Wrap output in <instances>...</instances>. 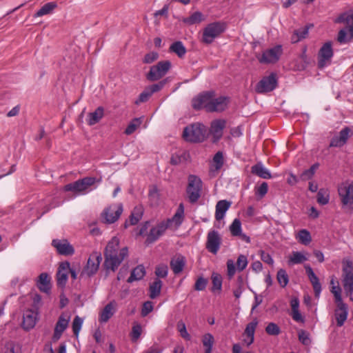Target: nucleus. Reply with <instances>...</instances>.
I'll return each instance as SVG.
<instances>
[{
	"label": "nucleus",
	"instance_id": "nucleus-1",
	"mask_svg": "<svg viewBox=\"0 0 353 353\" xmlns=\"http://www.w3.org/2000/svg\"><path fill=\"white\" fill-rule=\"evenodd\" d=\"M119 240L114 236L108 243L105 250L104 266L107 271H116L122 261L128 256L127 247L119 249Z\"/></svg>",
	"mask_w": 353,
	"mask_h": 353
},
{
	"label": "nucleus",
	"instance_id": "nucleus-2",
	"mask_svg": "<svg viewBox=\"0 0 353 353\" xmlns=\"http://www.w3.org/2000/svg\"><path fill=\"white\" fill-rule=\"evenodd\" d=\"M183 137L188 142L201 143L206 139L208 129L201 123H194L184 128Z\"/></svg>",
	"mask_w": 353,
	"mask_h": 353
},
{
	"label": "nucleus",
	"instance_id": "nucleus-3",
	"mask_svg": "<svg viewBox=\"0 0 353 353\" xmlns=\"http://www.w3.org/2000/svg\"><path fill=\"white\" fill-rule=\"evenodd\" d=\"M342 207L353 212V181H345L337 186Z\"/></svg>",
	"mask_w": 353,
	"mask_h": 353
},
{
	"label": "nucleus",
	"instance_id": "nucleus-4",
	"mask_svg": "<svg viewBox=\"0 0 353 353\" xmlns=\"http://www.w3.org/2000/svg\"><path fill=\"white\" fill-rule=\"evenodd\" d=\"M225 26L221 22H214L208 24L203 30L201 41L205 44H210L224 32Z\"/></svg>",
	"mask_w": 353,
	"mask_h": 353
},
{
	"label": "nucleus",
	"instance_id": "nucleus-5",
	"mask_svg": "<svg viewBox=\"0 0 353 353\" xmlns=\"http://www.w3.org/2000/svg\"><path fill=\"white\" fill-rule=\"evenodd\" d=\"M343 286L345 292L353 302V264L347 261L343 268Z\"/></svg>",
	"mask_w": 353,
	"mask_h": 353
},
{
	"label": "nucleus",
	"instance_id": "nucleus-6",
	"mask_svg": "<svg viewBox=\"0 0 353 353\" xmlns=\"http://www.w3.org/2000/svg\"><path fill=\"white\" fill-rule=\"evenodd\" d=\"M202 188V181L195 175H190L188 177V185L187 187V194L190 202L195 203L199 199Z\"/></svg>",
	"mask_w": 353,
	"mask_h": 353
},
{
	"label": "nucleus",
	"instance_id": "nucleus-7",
	"mask_svg": "<svg viewBox=\"0 0 353 353\" xmlns=\"http://www.w3.org/2000/svg\"><path fill=\"white\" fill-rule=\"evenodd\" d=\"M170 67L171 63L169 61H160L150 68L146 78L150 81H157L165 75Z\"/></svg>",
	"mask_w": 353,
	"mask_h": 353
},
{
	"label": "nucleus",
	"instance_id": "nucleus-8",
	"mask_svg": "<svg viewBox=\"0 0 353 353\" xmlns=\"http://www.w3.org/2000/svg\"><path fill=\"white\" fill-rule=\"evenodd\" d=\"M123 212V205L121 203H114L105 208L101 213V217L106 223L116 222Z\"/></svg>",
	"mask_w": 353,
	"mask_h": 353
},
{
	"label": "nucleus",
	"instance_id": "nucleus-9",
	"mask_svg": "<svg viewBox=\"0 0 353 353\" xmlns=\"http://www.w3.org/2000/svg\"><path fill=\"white\" fill-rule=\"evenodd\" d=\"M167 81V79H164L158 83L146 87L134 101V104L139 105L141 103L147 102L154 93L160 91L164 87Z\"/></svg>",
	"mask_w": 353,
	"mask_h": 353
},
{
	"label": "nucleus",
	"instance_id": "nucleus-10",
	"mask_svg": "<svg viewBox=\"0 0 353 353\" xmlns=\"http://www.w3.org/2000/svg\"><path fill=\"white\" fill-rule=\"evenodd\" d=\"M213 94V91H208L201 93L192 100V108L196 110L203 108L207 112H209L208 106L210 105Z\"/></svg>",
	"mask_w": 353,
	"mask_h": 353
},
{
	"label": "nucleus",
	"instance_id": "nucleus-11",
	"mask_svg": "<svg viewBox=\"0 0 353 353\" xmlns=\"http://www.w3.org/2000/svg\"><path fill=\"white\" fill-rule=\"evenodd\" d=\"M281 54V46H276L264 51L262 56L259 58V60L262 63H274L279 59Z\"/></svg>",
	"mask_w": 353,
	"mask_h": 353
},
{
	"label": "nucleus",
	"instance_id": "nucleus-12",
	"mask_svg": "<svg viewBox=\"0 0 353 353\" xmlns=\"http://www.w3.org/2000/svg\"><path fill=\"white\" fill-rule=\"evenodd\" d=\"M276 75L271 74L268 77H263L256 85V92L265 93L273 90L276 86Z\"/></svg>",
	"mask_w": 353,
	"mask_h": 353
},
{
	"label": "nucleus",
	"instance_id": "nucleus-13",
	"mask_svg": "<svg viewBox=\"0 0 353 353\" xmlns=\"http://www.w3.org/2000/svg\"><path fill=\"white\" fill-rule=\"evenodd\" d=\"M52 245L56 249L57 252L63 256H71L74 253L73 246L67 239H53Z\"/></svg>",
	"mask_w": 353,
	"mask_h": 353
},
{
	"label": "nucleus",
	"instance_id": "nucleus-14",
	"mask_svg": "<svg viewBox=\"0 0 353 353\" xmlns=\"http://www.w3.org/2000/svg\"><path fill=\"white\" fill-rule=\"evenodd\" d=\"M221 243V238L217 231L212 230L208 232L207 236L206 248L208 250L216 254Z\"/></svg>",
	"mask_w": 353,
	"mask_h": 353
},
{
	"label": "nucleus",
	"instance_id": "nucleus-15",
	"mask_svg": "<svg viewBox=\"0 0 353 353\" xmlns=\"http://www.w3.org/2000/svg\"><path fill=\"white\" fill-rule=\"evenodd\" d=\"M88 188V177H84L74 183H68L63 187L64 191L72 192L76 195L84 193Z\"/></svg>",
	"mask_w": 353,
	"mask_h": 353
},
{
	"label": "nucleus",
	"instance_id": "nucleus-16",
	"mask_svg": "<svg viewBox=\"0 0 353 353\" xmlns=\"http://www.w3.org/2000/svg\"><path fill=\"white\" fill-rule=\"evenodd\" d=\"M70 320V315L69 313L64 312L60 315L54 327V332L52 337L54 341H57L59 339L62 333L68 327Z\"/></svg>",
	"mask_w": 353,
	"mask_h": 353
},
{
	"label": "nucleus",
	"instance_id": "nucleus-17",
	"mask_svg": "<svg viewBox=\"0 0 353 353\" xmlns=\"http://www.w3.org/2000/svg\"><path fill=\"white\" fill-rule=\"evenodd\" d=\"M69 270V262L65 261L59 264V266L56 274L57 284L58 287L61 288H65L68 281Z\"/></svg>",
	"mask_w": 353,
	"mask_h": 353
},
{
	"label": "nucleus",
	"instance_id": "nucleus-18",
	"mask_svg": "<svg viewBox=\"0 0 353 353\" xmlns=\"http://www.w3.org/2000/svg\"><path fill=\"white\" fill-rule=\"evenodd\" d=\"M353 135V131L349 127H345L342 129L338 136L334 137L330 143V147L340 148L344 145L348 139Z\"/></svg>",
	"mask_w": 353,
	"mask_h": 353
},
{
	"label": "nucleus",
	"instance_id": "nucleus-19",
	"mask_svg": "<svg viewBox=\"0 0 353 353\" xmlns=\"http://www.w3.org/2000/svg\"><path fill=\"white\" fill-rule=\"evenodd\" d=\"M336 307L334 310V316L337 326L341 327L347 320L348 315V307L343 301L335 303Z\"/></svg>",
	"mask_w": 353,
	"mask_h": 353
},
{
	"label": "nucleus",
	"instance_id": "nucleus-20",
	"mask_svg": "<svg viewBox=\"0 0 353 353\" xmlns=\"http://www.w3.org/2000/svg\"><path fill=\"white\" fill-rule=\"evenodd\" d=\"M170 220H168L166 222H161L156 227L152 228L148 235L145 243L150 244L157 241L159 237L164 233L166 229L170 227Z\"/></svg>",
	"mask_w": 353,
	"mask_h": 353
},
{
	"label": "nucleus",
	"instance_id": "nucleus-21",
	"mask_svg": "<svg viewBox=\"0 0 353 353\" xmlns=\"http://www.w3.org/2000/svg\"><path fill=\"white\" fill-rule=\"evenodd\" d=\"M333 56V50L331 42L325 43L320 49L319 52V68H323L326 65L332 57Z\"/></svg>",
	"mask_w": 353,
	"mask_h": 353
},
{
	"label": "nucleus",
	"instance_id": "nucleus-22",
	"mask_svg": "<svg viewBox=\"0 0 353 353\" xmlns=\"http://www.w3.org/2000/svg\"><path fill=\"white\" fill-rule=\"evenodd\" d=\"M38 320V312L35 310L28 309L23 312L22 326L24 330L33 328Z\"/></svg>",
	"mask_w": 353,
	"mask_h": 353
},
{
	"label": "nucleus",
	"instance_id": "nucleus-23",
	"mask_svg": "<svg viewBox=\"0 0 353 353\" xmlns=\"http://www.w3.org/2000/svg\"><path fill=\"white\" fill-rule=\"evenodd\" d=\"M224 119H216L212 121L210 132L212 135L213 142L218 141L223 136V130L225 127Z\"/></svg>",
	"mask_w": 353,
	"mask_h": 353
},
{
	"label": "nucleus",
	"instance_id": "nucleus-24",
	"mask_svg": "<svg viewBox=\"0 0 353 353\" xmlns=\"http://www.w3.org/2000/svg\"><path fill=\"white\" fill-rule=\"evenodd\" d=\"M334 21L336 23L345 24L351 38H353V11L341 13Z\"/></svg>",
	"mask_w": 353,
	"mask_h": 353
},
{
	"label": "nucleus",
	"instance_id": "nucleus-25",
	"mask_svg": "<svg viewBox=\"0 0 353 353\" xmlns=\"http://www.w3.org/2000/svg\"><path fill=\"white\" fill-rule=\"evenodd\" d=\"M229 99L225 97H219L215 98V94H213L212 100H211L210 105L209 108V112H222L228 106Z\"/></svg>",
	"mask_w": 353,
	"mask_h": 353
},
{
	"label": "nucleus",
	"instance_id": "nucleus-26",
	"mask_svg": "<svg viewBox=\"0 0 353 353\" xmlns=\"http://www.w3.org/2000/svg\"><path fill=\"white\" fill-rule=\"evenodd\" d=\"M306 273L311 282L316 297H319L321 292V285L319 282V278L314 274L313 270L310 265L305 266Z\"/></svg>",
	"mask_w": 353,
	"mask_h": 353
},
{
	"label": "nucleus",
	"instance_id": "nucleus-27",
	"mask_svg": "<svg viewBox=\"0 0 353 353\" xmlns=\"http://www.w3.org/2000/svg\"><path fill=\"white\" fill-rule=\"evenodd\" d=\"M37 288L45 293L49 294L51 290L50 277L46 272L40 274L37 283Z\"/></svg>",
	"mask_w": 353,
	"mask_h": 353
},
{
	"label": "nucleus",
	"instance_id": "nucleus-28",
	"mask_svg": "<svg viewBox=\"0 0 353 353\" xmlns=\"http://www.w3.org/2000/svg\"><path fill=\"white\" fill-rule=\"evenodd\" d=\"M231 202L226 200H221L216 205L215 218L220 221L224 218L226 211L230 208Z\"/></svg>",
	"mask_w": 353,
	"mask_h": 353
},
{
	"label": "nucleus",
	"instance_id": "nucleus-29",
	"mask_svg": "<svg viewBox=\"0 0 353 353\" xmlns=\"http://www.w3.org/2000/svg\"><path fill=\"white\" fill-rule=\"evenodd\" d=\"M185 257L179 255L172 259L170 261V268L175 274L181 273L185 266Z\"/></svg>",
	"mask_w": 353,
	"mask_h": 353
},
{
	"label": "nucleus",
	"instance_id": "nucleus-30",
	"mask_svg": "<svg viewBox=\"0 0 353 353\" xmlns=\"http://www.w3.org/2000/svg\"><path fill=\"white\" fill-rule=\"evenodd\" d=\"M115 312V304L110 303L107 304L100 314L99 321L103 323L107 322Z\"/></svg>",
	"mask_w": 353,
	"mask_h": 353
},
{
	"label": "nucleus",
	"instance_id": "nucleus-31",
	"mask_svg": "<svg viewBox=\"0 0 353 353\" xmlns=\"http://www.w3.org/2000/svg\"><path fill=\"white\" fill-rule=\"evenodd\" d=\"M307 260V257L303 252H292L289 256L288 265H292L295 264L302 263Z\"/></svg>",
	"mask_w": 353,
	"mask_h": 353
},
{
	"label": "nucleus",
	"instance_id": "nucleus-32",
	"mask_svg": "<svg viewBox=\"0 0 353 353\" xmlns=\"http://www.w3.org/2000/svg\"><path fill=\"white\" fill-rule=\"evenodd\" d=\"M252 172L263 179H270V172L261 163H257L252 167Z\"/></svg>",
	"mask_w": 353,
	"mask_h": 353
},
{
	"label": "nucleus",
	"instance_id": "nucleus-33",
	"mask_svg": "<svg viewBox=\"0 0 353 353\" xmlns=\"http://www.w3.org/2000/svg\"><path fill=\"white\" fill-rule=\"evenodd\" d=\"M57 4L55 2H48L44 4L37 12L34 13V17H40L43 15L51 13L56 8Z\"/></svg>",
	"mask_w": 353,
	"mask_h": 353
},
{
	"label": "nucleus",
	"instance_id": "nucleus-34",
	"mask_svg": "<svg viewBox=\"0 0 353 353\" xmlns=\"http://www.w3.org/2000/svg\"><path fill=\"white\" fill-rule=\"evenodd\" d=\"M145 274V268L143 265H139L136 267L131 272L130 276L128 279V283L141 279Z\"/></svg>",
	"mask_w": 353,
	"mask_h": 353
},
{
	"label": "nucleus",
	"instance_id": "nucleus-35",
	"mask_svg": "<svg viewBox=\"0 0 353 353\" xmlns=\"http://www.w3.org/2000/svg\"><path fill=\"white\" fill-rule=\"evenodd\" d=\"M298 241L305 245H309L312 241V236L310 232L305 229L301 230L296 235Z\"/></svg>",
	"mask_w": 353,
	"mask_h": 353
},
{
	"label": "nucleus",
	"instance_id": "nucleus-36",
	"mask_svg": "<svg viewBox=\"0 0 353 353\" xmlns=\"http://www.w3.org/2000/svg\"><path fill=\"white\" fill-rule=\"evenodd\" d=\"M204 21V17L201 12H194L189 17L183 19V21L188 25L199 23Z\"/></svg>",
	"mask_w": 353,
	"mask_h": 353
},
{
	"label": "nucleus",
	"instance_id": "nucleus-37",
	"mask_svg": "<svg viewBox=\"0 0 353 353\" xmlns=\"http://www.w3.org/2000/svg\"><path fill=\"white\" fill-rule=\"evenodd\" d=\"M170 51L175 53L180 58L186 53V49L181 41H175L170 47Z\"/></svg>",
	"mask_w": 353,
	"mask_h": 353
},
{
	"label": "nucleus",
	"instance_id": "nucleus-38",
	"mask_svg": "<svg viewBox=\"0 0 353 353\" xmlns=\"http://www.w3.org/2000/svg\"><path fill=\"white\" fill-rule=\"evenodd\" d=\"M201 341L205 347V353H210L214 342V336L210 333H206L203 336Z\"/></svg>",
	"mask_w": 353,
	"mask_h": 353
},
{
	"label": "nucleus",
	"instance_id": "nucleus-39",
	"mask_svg": "<svg viewBox=\"0 0 353 353\" xmlns=\"http://www.w3.org/2000/svg\"><path fill=\"white\" fill-rule=\"evenodd\" d=\"M162 287V281L157 279L150 286V296L154 299L160 294Z\"/></svg>",
	"mask_w": 353,
	"mask_h": 353
},
{
	"label": "nucleus",
	"instance_id": "nucleus-40",
	"mask_svg": "<svg viewBox=\"0 0 353 353\" xmlns=\"http://www.w3.org/2000/svg\"><path fill=\"white\" fill-rule=\"evenodd\" d=\"M104 110L102 107H99L92 113L90 114V125H94L98 123L103 117Z\"/></svg>",
	"mask_w": 353,
	"mask_h": 353
},
{
	"label": "nucleus",
	"instance_id": "nucleus-41",
	"mask_svg": "<svg viewBox=\"0 0 353 353\" xmlns=\"http://www.w3.org/2000/svg\"><path fill=\"white\" fill-rule=\"evenodd\" d=\"M183 214H184L183 205V203H180V205H179L176 213L173 216L172 219H170V224L172 222H174L177 226L181 225V223H182L183 219Z\"/></svg>",
	"mask_w": 353,
	"mask_h": 353
},
{
	"label": "nucleus",
	"instance_id": "nucleus-42",
	"mask_svg": "<svg viewBox=\"0 0 353 353\" xmlns=\"http://www.w3.org/2000/svg\"><path fill=\"white\" fill-rule=\"evenodd\" d=\"M143 215V209L141 207H136L133 210L131 215L130 216V224L135 225L141 219Z\"/></svg>",
	"mask_w": 353,
	"mask_h": 353
},
{
	"label": "nucleus",
	"instance_id": "nucleus-43",
	"mask_svg": "<svg viewBox=\"0 0 353 353\" xmlns=\"http://www.w3.org/2000/svg\"><path fill=\"white\" fill-rule=\"evenodd\" d=\"M319 166V163L313 164L308 170H305L300 176L303 181L311 179L315 174L316 170Z\"/></svg>",
	"mask_w": 353,
	"mask_h": 353
},
{
	"label": "nucleus",
	"instance_id": "nucleus-44",
	"mask_svg": "<svg viewBox=\"0 0 353 353\" xmlns=\"http://www.w3.org/2000/svg\"><path fill=\"white\" fill-rule=\"evenodd\" d=\"M141 118H135L132 120L125 130V134L129 135L132 134L141 124Z\"/></svg>",
	"mask_w": 353,
	"mask_h": 353
},
{
	"label": "nucleus",
	"instance_id": "nucleus-45",
	"mask_svg": "<svg viewBox=\"0 0 353 353\" xmlns=\"http://www.w3.org/2000/svg\"><path fill=\"white\" fill-rule=\"evenodd\" d=\"M212 290L214 292L215 290L220 291L222 287V277L218 274L213 272L212 274Z\"/></svg>",
	"mask_w": 353,
	"mask_h": 353
},
{
	"label": "nucleus",
	"instance_id": "nucleus-46",
	"mask_svg": "<svg viewBox=\"0 0 353 353\" xmlns=\"http://www.w3.org/2000/svg\"><path fill=\"white\" fill-rule=\"evenodd\" d=\"M278 283L282 288L285 287L289 281L288 275L286 271L283 269H280L276 275Z\"/></svg>",
	"mask_w": 353,
	"mask_h": 353
},
{
	"label": "nucleus",
	"instance_id": "nucleus-47",
	"mask_svg": "<svg viewBox=\"0 0 353 353\" xmlns=\"http://www.w3.org/2000/svg\"><path fill=\"white\" fill-rule=\"evenodd\" d=\"M330 196L327 190L320 189L317 193V202L321 205H326L329 203Z\"/></svg>",
	"mask_w": 353,
	"mask_h": 353
},
{
	"label": "nucleus",
	"instance_id": "nucleus-48",
	"mask_svg": "<svg viewBox=\"0 0 353 353\" xmlns=\"http://www.w3.org/2000/svg\"><path fill=\"white\" fill-rule=\"evenodd\" d=\"M230 231L232 236H237L241 234V223L239 219H235L230 226Z\"/></svg>",
	"mask_w": 353,
	"mask_h": 353
},
{
	"label": "nucleus",
	"instance_id": "nucleus-49",
	"mask_svg": "<svg viewBox=\"0 0 353 353\" xmlns=\"http://www.w3.org/2000/svg\"><path fill=\"white\" fill-rule=\"evenodd\" d=\"M257 325L256 321H252L248 323L246 326L245 332L243 334V336H249L250 337V342L254 341V331L256 329V327Z\"/></svg>",
	"mask_w": 353,
	"mask_h": 353
},
{
	"label": "nucleus",
	"instance_id": "nucleus-50",
	"mask_svg": "<svg viewBox=\"0 0 353 353\" xmlns=\"http://www.w3.org/2000/svg\"><path fill=\"white\" fill-rule=\"evenodd\" d=\"M142 333V327L140 324L134 323L131 332V339L133 341H137Z\"/></svg>",
	"mask_w": 353,
	"mask_h": 353
},
{
	"label": "nucleus",
	"instance_id": "nucleus-51",
	"mask_svg": "<svg viewBox=\"0 0 353 353\" xmlns=\"http://www.w3.org/2000/svg\"><path fill=\"white\" fill-rule=\"evenodd\" d=\"M177 329L178 331L180 333V335L182 338L187 341H190L191 337L190 335L188 334L186 330V327L185 323L183 321H179L177 323Z\"/></svg>",
	"mask_w": 353,
	"mask_h": 353
},
{
	"label": "nucleus",
	"instance_id": "nucleus-52",
	"mask_svg": "<svg viewBox=\"0 0 353 353\" xmlns=\"http://www.w3.org/2000/svg\"><path fill=\"white\" fill-rule=\"evenodd\" d=\"M266 332L272 336H277L280 334V327L274 323H270L265 327Z\"/></svg>",
	"mask_w": 353,
	"mask_h": 353
},
{
	"label": "nucleus",
	"instance_id": "nucleus-53",
	"mask_svg": "<svg viewBox=\"0 0 353 353\" xmlns=\"http://www.w3.org/2000/svg\"><path fill=\"white\" fill-rule=\"evenodd\" d=\"M93 256L95 261L92 263V265L90 266V274H94L97 272L102 259L101 254H98L97 253L94 254Z\"/></svg>",
	"mask_w": 353,
	"mask_h": 353
},
{
	"label": "nucleus",
	"instance_id": "nucleus-54",
	"mask_svg": "<svg viewBox=\"0 0 353 353\" xmlns=\"http://www.w3.org/2000/svg\"><path fill=\"white\" fill-rule=\"evenodd\" d=\"M248 259L243 254H240L237 259L236 266L239 271H243L248 265Z\"/></svg>",
	"mask_w": 353,
	"mask_h": 353
},
{
	"label": "nucleus",
	"instance_id": "nucleus-55",
	"mask_svg": "<svg viewBox=\"0 0 353 353\" xmlns=\"http://www.w3.org/2000/svg\"><path fill=\"white\" fill-rule=\"evenodd\" d=\"M353 38H351V36L350 35V38L347 36V28H343L341 29L338 34L337 41L340 43H345L348 41H350Z\"/></svg>",
	"mask_w": 353,
	"mask_h": 353
},
{
	"label": "nucleus",
	"instance_id": "nucleus-56",
	"mask_svg": "<svg viewBox=\"0 0 353 353\" xmlns=\"http://www.w3.org/2000/svg\"><path fill=\"white\" fill-rule=\"evenodd\" d=\"M82 323H83V320L78 316H77L74 319L73 322H72V331L76 336L78 335V334L81 330Z\"/></svg>",
	"mask_w": 353,
	"mask_h": 353
},
{
	"label": "nucleus",
	"instance_id": "nucleus-57",
	"mask_svg": "<svg viewBox=\"0 0 353 353\" xmlns=\"http://www.w3.org/2000/svg\"><path fill=\"white\" fill-rule=\"evenodd\" d=\"M331 292L334 296L335 303L343 301L341 297V288L339 285L332 286Z\"/></svg>",
	"mask_w": 353,
	"mask_h": 353
},
{
	"label": "nucleus",
	"instance_id": "nucleus-58",
	"mask_svg": "<svg viewBox=\"0 0 353 353\" xmlns=\"http://www.w3.org/2000/svg\"><path fill=\"white\" fill-rule=\"evenodd\" d=\"M207 283V279L203 277H199L194 284V290L197 291H202L205 288Z\"/></svg>",
	"mask_w": 353,
	"mask_h": 353
},
{
	"label": "nucleus",
	"instance_id": "nucleus-59",
	"mask_svg": "<svg viewBox=\"0 0 353 353\" xmlns=\"http://www.w3.org/2000/svg\"><path fill=\"white\" fill-rule=\"evenodd\" d=\"M155 274L158 277L165 278L168 274V266L165 265H160L157 267Z\"/></svg>",
	"mask_w": 353,
	"mask_h": 353
},
{
	"label": "nucleus",
	"instance_id": "nucleus-60",
	"mask_svg": "<svg viewBox=\"0 0 353 353\" xmlns=\"http://www.w3.org/2000/svg\"><path fill=\"white\" fill-rule=\"evenodd\" d=\"M159 57V54L157 52H151L146 54L143 58V62L145 63H152L156 61Z\"/></svg>",
	"mask_w": 353,
	"mask_h": 353
},
{
	"label": "nucleus",
	"instance_id": "nucleus-61",
	"mask_svg": "<svg viewBox=\"0 0 353 353\" xmlns=\"http://www.w3.org/2000/svg\"><path fill=\"white\" fill-rule=\"evenodd\" d=\"M236 272L235 265L232 259L227 261V274L230 279L232 278Z\"/></svg>",
	"mask_w": 353,
	"mask_h": 353
},
{
	"label": "nucleus",
	"instance_id": "nucleus-62",
	"mask_svg": "<svg viewBox=\"0 0 353 353\" xmlns=\"http://www.w3.org/2000/svg\"><path fill=\"white\" fill-rule=\"evenodd\" d=\"M268 185L266 182H263L256 190V194L259 195L261 198L263 197L268 192Z\"/></svg>",
	"mask_w": 353,
	"mask_h": 353
},
{
	"label": "nucleus",
	"instance_id": "nucleus-63",
	"mask_svg": "<svg viewBox=\"0 0 353 353\" xmlns=\"http://www.w3.org/2000/svg\"><path fill=\"white\" fill-rule=\"evenodd\" d=\"M213 161L216 163V168L217 170L220 169L223 164V157L222 152H216L213 158Z\"/></svg>",
	"mask_w": 353,
	"mask_h": 353
},
{
	"label": "nucleus",
	"instance_id": "nucleus-64",
	"mask_svg": "<svg viewBox=\"0 0 353 353\" xmlns=\"http://www.w3.org/2000/svg\"><path fill=\"white\" fill-rule=\"evenodd\" d=\"M153 310V305L151 301H146L143 303L141 310V315L143 316H147Z\"/></svg>",
	"mask_w": 353,
	"mask_h": 353
}]
</instances>
